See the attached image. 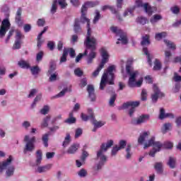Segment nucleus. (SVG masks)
<instances>
[{
    "label": "nucleus",
    "instance_id": "obj_1",
    "mask_svg": "<svg viewBox=\"0 0 181 181\" xmlns=\"http://www.w3.org/2000/svg\"><path fill=\"white\" fill-rule=\"evenodd\" d=\"M80 23H87V33L86 38L84 40V44L87 47H95L97 45V38L91 35V27L90 25V19L87 18V11L83 8H81V17H80Z\"/></svg>",
    "mask_w": 181,
    "mask_h": 181
},
{
    "label": "nucleus",
    "instance_id": "obj_2",
    "mask_svg": "<svg viewBox=\"0 0 181 181\" xmlns=\"http://www.w3.org/2000/svg\"><path fill=\"white\" fill-rule=\"evenodd\" d=\"M115 70V65H112L107 67V69L105 73H104L102 76L100 83V90H104L105 86H107V83L110 86L114 85V71Z\"/></svg>",
    "mask_w": 181,
    "mask_h": 181
},
{
    "label": "nucleus",
    "instance_id": "obj_3",
    "mask_svg": "<svg viewBox=\"0 0 181 181\" xmlns=\"http://www.w3.org/2000/svg\"><path fill=\"white\" fill-rule=\"evenodd\" d=\"M86 49L84 53H80L76 58V63H78V62H80V60H81V59H83V57H84V56H87L88 55V58H87V63L88 64H91V63H93V60H94V59H95V57L97 56V53L95 52V50H97V45H98L97 40H96V44L95 45V47H87L86 45H85L83 43ZM88 50L90 51V52L88 54Z\"/></svg>",
    "mask_w": 181,
    "mask_h": 181
},
{
    "label": "nucleus",
    "instance_id": "obj_4",
    "mask_svg": "<svg viewBox=\"0 0 181 181\" xmlns=\"http://www.w3.org/2000/svg\"><path fill=\"white\" fill-rule=\"evenodd\" d=\"M162 146L163 145L160 141H156V137L152 136L147 142L144 143V149H147V148L153 146V148L150 151L148 155L149 156H151V158H155L156 153L160 152Z\"/></svg>",
    "mask_w": 181,
    "mask_h": 181
},
{
    "label": "nucleus",
    "instance_id": "obj_5",
    "mask_svg": "<svg viewBox=\"0 0 181 181\" xmlns=\"http://www.w3.org/2000/svg\"><path fill=\"white\" fill-rule=\"evenodd\" d=\"M88 115L84 113L81 114V118L82 121H84L85 122H87V121H90L91 124H93L94 127H96V128H101V127H104V125H105V122H98L97 121V119H95V116L94 115V112H93V109H88Z\"/></svg>",
    "mask_w": 181,
    "mask_h": 181
},
{
    "label": "nucleus",
    "instance_id": "obj_6",
    "mask_svg": "<svg viewBox=\"0 0 181 181\" xmlns=\"http://www.w3.org/2000/svg\"><path fill=\"white\" fill-rule=\"evenodd\" d=\"M12 160H13V157L10 156L6 160L0 163V173H2L6 169V177H11L15 173V166L10 165L12 163Z\"/></svg>",
    "mask_w": 181,
    "mask_h": 181
},
{
    "label": "nucleus",
    "instance_id": "obj_7",
    "mask_svg": "<svg viewBox=\"0 0 181 181\" xmlns=\"http://www.w3.org/2000/svg\"><path fill=\"white\" fill-rule=\"evenodd\" d=\"M100 56L102 57L101 62L97 69L93 73V77H97L98 74H100V71L104 69V66L106 63H108V60L110 59V54H108V51L105 47H102L100 49Z\"/></svg>",
    "mask_w": 181,
    "mask_h": 181
},
{
    "label": "nucleus",
    "instance_id": "obj_8",
    "mask_svg": "<svg viewBox=\"0 0 181 181\" xmlns=\"http://www.w3.org/2000/svg\"><path fill=\"white\" fill-rule=\"evenodd\" d=\"M126 72L129 76L128 85L130 88L135 87V81L136 80V76L139 74V72L138 71H134V68H132V66L131 64H127L126 65Z\"/></svg>",
    "mask_w": 181,
    "mask_h": 181
},
{
    "label": "nucleus",
    "instance_id": "obj_9",
    "mask_svg": "<svg viewBox=\"0 0 181 181\" xmlns=\"http://www.w3.org/2000/svg\"><path fill=\"white\" fill-rule=\"evenodd\" d=\"M141 102L139 101H129L123 103V105L118 107V110L121 111V110H128L131 107L129 110V117H132L134 115V112H135V108L136 107H139Z\"/></svg>",
    "mask_w": 181,
    "mask_h": 181
},
{
    "label": "nucleus",
    "instance_id": "obj_10",
    "mask_svg": "<svg viewBox=\"0 0 181 181\" xmlns=\"http://www.w3.org/2000/svg\"><path fill=\"white\" fill-rule=\"evenodd\" d=\"M24 142H26L24 147L23 152H33L35 151V144L36 143V137L33 136L31 139L29 138V135H25L24 137Z\"/></svg>",
    "mask_w": 181,
    "mask_h": 181
},
{
    "label": "nucleus",
    "instance_id": "obj_11",
    "mask_svg": "<svg viewBox=\"0 0 181 181\" xmlns=\"http://www.w3.org/2000/svg\"><path fill=\"white\" fill-rule=\"evenodd\" d=\"M11 29V21H9V14H6V18L1 21L0 25V37H5L6 32Z\"/></svg>",
    "mask_w": 181,
    "mask_h": 181
},
{
    "label": "nucleus",
    "instance_id": "obj_12",
    "mask_svg": "<svg viewBox=\"0 0 181 181\" xmlns=\"http://www.w3.org/2000/svg\"><path fill=\"white\" fill-rule=\"evenodd\" d=\"M163 97H165V93L160 91V89H159V87H158L156 84H153V93L151 95L152 103H153V104H156V103H158V100H159V98H163Z\"/></svg>",
    "mask_w": 181,
    "mask_h": 181
},
{
    "label": "nucleus",
    "instance_id": "obj_13",
    "mask_svg": "<svg viewBox=\"0 0 181 181\" xmlns=\"http://www.w3.org/2000/svg\"><path fill=\"white\" fill-rule=\"evenodd\" d=\"M96 159L98 160V163L95 166V170L98 172V170H101L104 165L107 163V156L104 155V153H97Z\"/></svg>",
    "mask_w": 181,
    "mask_h": 181
},
{
    "label": "nucleus",
    "instance_id": "obj_14",
    "mask_svg": "<svg viewBox=\"0 0 181 181\" xmlns=\"http://www.w3.org/2000/svg\"><path fill=\"white\" fill-rule=\"evenodd\" d=\"M16 40L13 45V50H19L23 45V39H25V35L22 34L20 31H17L16 34Z\"/></svg>",
    "mask_w": 181,
    "mask_h": 181
},
{
    "label": "nucleus",
    "instance_id": "obj_15",
    "mask_svg": "<svg viewBox=\"0 0 181 181\" xmlns=\"http://www.w3.org/2000/svg\"><path fill=\"white\" fill-rule=\"evenodd\" d=\"M136 5L138 8H144V11L148 15V16H152L153 13V8H152L148 3L144 4L142 0H136Z\"/></svg>",
    "mask_w": 181,
    "mask_h": 181
},
{
    "label": "nucleus",
    "instance_id": "obj_16",
    "mask_svg": "<svg viewBox=\"0 0 181 181\" xmlns=\"http://www.w3.org/2000/svg\"><path fill=\"white\" fill-rule=\"evenodd\" d=\"M151 119V115L144 114L140 115L136 119H133L131 122L132 125H141V124H145V122H148Z\"/></svg>",
    "mask_w": 181,
    "mask_h": 181
},
{
    "label": "nucleus",
    "instance_id": "obj_17",
    "mask_svg": "<svg viewBox=\"0 0 181 181\" xmlns=\"http://www.w3.org/2000/svg\"><path fill=\"white\" fill-rule=\"evenodd\" d=\"M87 91L88 93V97L90 98V101L94 103L95 100H97V97L95 96V90L94 89V86L93 85H88Z\"/></svg>",
    "mask_w": 181,
    "mask_h": 181
},
{
    "label": "nucleus",
    "instance_id": "obj_18",
    "mask_svg": "<svg viewBox=\"0 0 181 181\" xmlns=\"http://www.w3.org/2000/svg\"><path fill=\"white\" fill-rule=\"evenodd\" d=\"M15 22L18 24V26H22L23 21H22V8L19 7L16 11Z\"/></svg>",
    "mask_w": 181,
    "mask_h": 181
},
{
    "label": "nucleus",
    "instance_id": "obj_19",
    "mask_svg": "<svg viewBox=\"0 0 181 181\" xmlns=\"http://www.w3.org/2000/svg\"><path fill=\"white\" fill-rule=\"evenodd\" d=\"M74 32L76 35H81V33H83V29L81 28V25H80V20L78 18H76L74 21Z\"/></svg>",
    "mask_w": 181,
    "mask_h": 181
},
{
    "label": "nucleus",
    "instance_id": "obj_20",
    "mask_svg": "<svg viewBox=\"0 0 181 181\" xmlns=\"http://www.w3.org/2000/svg\"><path fill=\"white\" fill-rule=\"evenodd\" d=\"M97 5H100V1H86L82 6L81 9H84L87 12L88 8H94V6H97Z\"/></svg>",
    "mask_w": 181,
    "mask_h": 181
},
{
    "label": "nucleus",
    "instance_id": "obj_21",
    "mask_svg": "<svg viewBox=\"0 0 181 181\" xmlns=\"http://www.w3.org/2000/svg\"><path fill=\"white\" fill-rule=\"evenodd\" d=\"M119 38L117 39V42H116L117 45H119V43H122V45L128 44V37H127V33H124L123 31L119 33Z\"/></svg>",
    "mask_w": 181,
    "mask_h": 181
},
{
    "label": "nucleus",
    "instance_id": "obj_22",
    "mask_svg": "<svg viewBox=\"0 0 181 181\" xmlns=\"http://www.w3.org/2000/svg\"><path fill=\"white\" fill-rule=\"evenodd\" d=\"M148 136H149V132H144L140 134L137 140L138 144L139 145H144V144H145V141L148 139Z\"/></svg>",
    "mask_w": 181,
    "mask_h": 181
},
{
    "label": "nucleus",
    "instance_id": "obj_23",
    "mask_svg": "<svg viewBox=\"0 0 181 181\" xmlns=\"http://www.w3.org/2000/svg\"><path fill=\"white\" fill-rule=\"evenodd\" d=\"M52 169V164H47L42 166H38L36 169V172L37 173H46V172H49Z\"/></svg>",
    "mask_w": 181,
    "mask_h": 181
},
{
    "label": "nucleus",
    "instance_id": "obj_24",
    "mask_svg": "<svg viewBox=\"0 0 181 181\" xmlns=\"http://www.w3.org/2000/svg\"><path fill=\"white\" fill-rule=\"evenodd\" d=\"M177 165V163L176 158L173 156H170L167 162V165L169 166L170 169H175Z\"/></svg>",
    "mask_w": 181,
    "mask_h": 181
},
{
    "label": "nucleus",
    "instance_id": "obj_25",
    "mask_svg": "<svg viewBox=\"0 0 181 181\" xmlns=\"http://www.w3.org/2000/svg\"><path fill=\"white\" fill-rule=\"evenodd\" d=\"M78 148H80V144H74L68 148L66 153L69 155H73L77 152Z\"/></svg>",
    "mask_w": 181,
    "mask_h": 181
},
{
    "label": "nucleus",
    "instance_id": "obj_26",
    "mask_svg": "<svg viewBox=\"0 0 181 181\" xmlns=\"http://www.w3.org/2000/svg\"><path fill=\"white\" fill-rule=\"evenodd\" d=\"M74 113L73 112H69V117L64 120L65 124H68L69 125H72V124H76L77 122V119L74 117Z\"/></svg>",
    "mask_w": 181,
    "mask_h": 181
},
{
    "label": "nucleus",
    "instance_id": "obj_27",
    "mask_svg": "<svg viewBox=\"0 0 181 181\" xmlns=\"http://www.w3.org/2000/svg\"><path fill=\"white\" fill-rule=\"evenodd\" d=\"M154 169L158 175H162L163 173V163L156 162L154 164Z\"/></svg>",
    "mask_w": 181,
    "mask_h": 181
},
{
    "label": "nucleus",
    "instance_id": "obj_28",
    "mask_svg": "<svg viewBox=\"0 0 181 181\" xmlns=\"http://www.w3.org/2000/svg\"><path fill=\"white\" fill-rule=\"evenodd\" d=\"M162 19H163V17L160 14H155L150 19V22L152 25H155L156 23H158L159 21H162Z\"/></svg>",
    "mask_w": 181,
    "mask_h": 181
},
{
    "label": "nucleus",
    "instance_id": "obj_29",
    "mask_svg": "<svg viewBox=\"0 0 181 181\" xmlns=\"http://www.w3.org/2000/svg\"><path fill=\"white\" fill-rule=\"evenodd\" d=\"M143 52L147 57V62L149 64V66H152V57L151 56V54L149 53V51L148 50V47H144L143 48Z\"/></svg>",
    "mask_w": 181,
    "mask_h": 181
},
{
    "label": "nucleus",
    "instance_id": "obj_30",
    "mask_svg": "<svg viewBox=\"0 0 181 181\" xmlns=\"http://www.w3.org/2000/svg\"><path fill=\"white\" fill-rule=\"evenodd\" d=\"M87 150V145H84L83 148H82V154L81 156V160L82 162H85L86 159H87V158H88V152L86 151Z\"/></svg>",
    "mask_w": 181,
    "mask_h": 181
},
{
    "label": "nucleus",
    "instance_id": "obj_31",
    "mask_svg": "<svg viewBox=\"0 0 181 181\" xmlns=\"http://www.w3.org/2000/svg\"><path fill=\"white\" fill-rule=\"evenodd\" d=\"M18 67H21V69H28L30 68V64H29V63H28V62H26L23 59L18 61Z\"/></svg>",
    "mask_w": 181,
    "mask_h": 181
},
{
    "label": "nucleus",
    "instance_id": "obj_32",
    "mask_svg": "<svg viewBox=\"0 0 181 181\" xmlns=\"http://www.w3.org/2000/svg\"><path fill=\"white\" fill-rule=\"evenodd\" d=\"M70 142H71V136H70L69 133H66V136L64 138V141L62 143V146L64 148H67L68 145H70Z\"/></svg>",
    "mask_w": 181,
    "mask_h": 181
},
{
    "label": "nucleus",
    "instance_id": "obj_33",
    "mask_svg": "<svg viewBox=\"0 0 181 181\" xmlns=\"http://www.w3.org/2000/svg\"><path fill=\"white\" fill-rule=\"evenodd\" d=\"M49 136H50V133H46L45 134L42 135V141L45 148H47V146H49Z\"/></svg>",
    "mask_w": 181,
    "mask_h": 181
},
{
    "label": "nucleus",
    "instance_id": "obj_34",
    "mask_svg": "<svg viewBox=\"0 0 181 181\" xmlns=\"http://www.w3.org/2000/svg\"><path fill=\"white\" fill-rule=\"evenodd\" d=\"M141 45V46H149L151 45V41L149 40V36L148 35H146L142 37Z\"/></svg>",
    "mask_w": 181,
    "mask_h": 181
},
{
    "label": "nucleus",
    "instance_id": "obj_35",
    "mask_svg": "<svg viewBox=\"0 0 181 181\" xmlns=\"http://www.w3.org/2000/svg\"><path fill=\"white\" fill-rule=\"evenodd\" d=\"M56 70V62L52 60L49 62V69L48 70L47 74H53Z\"/></svg>",
    "mask_w": 181,
    "mask_h": 181
},
{
    "label": "nucleus",
    "instance_id": "obj_36",
    "mask_svg": "<svg viewBox=\"0 0 181 181\" xmlns=\"http://www.w3.org/2000/svg\"><path fill=\"white\" fill-rule=\"evenodd\" d=\"M162 69V64L160 63V61L159 59H156L154 62V66L153 69L154 71H159Z\"/></svg>",
    "mask_w": 181,
    "mask_h": 181
},
{
    "label": "nucleus",
    "instance_id": "obj_37",
    "mask_svg": "<svg viewBox=\"0 0 181 181\" xmlns=\"http://www.w3.org/2000/svg\"><path fill=\"white\" fill-rule=\"evenodd\" d=\"M170 128H172V124L171 123H165L163 125V127L161 128V132H163V134H166V132H168V131L170 130Z\"/></svg>",
    "mask_w": 181,
    "mask_h": 181
},
{
    "label": "nucleus",
    "instance_id": "obj_38",
    "mask_svg": "<svg viewBox=\"0 0 181 181\" xmlns=\"http://www.w3.org/2000/svg\"><path fill=\"white\" fill-rule=\"evenodd\" d=\"M164 42L165 43L168 49H171V50H176V45L170 40H164Z\"/></svg>",
    "mask_w": 181,
    "mask_h": 181
},
{
    "label": "nucleus",
    "instance_id": "obj_39",
    "mask_svg": "<svg viewBox=\"0 0 181 181\" xmlns=\"http://www.w3.org/2000/svg\"><path fill=\"white\" fill-rule=\"evenodd\" d=\"M95 15L93 20V23L94 25H95V23H97L100 21V19H101V13H100V11L98 10H95Z\"/></svg>",
    "mask_w": 181,
    "mask_h": 181
},
{
    "label": "nucleus",
    "instance_id": "obj_40",
    "mask_svg": "<svg viewBox=\"0 0 181 181\" xmlns=\"http://www.w3.org/2000/svg\"><path fill=\"white\" fill-rule=\"evenodd\" d=\"M36 153V165L37 166H38V165H40V163H42V151L38 150L37 151Z\"/></svg>",
    "mask_w": 181,
    "mask_h": 181
},
{
    "label": "nucleus",
    "instance_id": "obj_41",
    "mask_svg": "<svg viewBox=\"0 0 181 181\" xmlns=\"http://www.w3.org/2000/svg\"><path fill=\"white\" fill-rule=\"evenodd\" d=\"M132 146L131 144H128L126 148V159H131V156H132V152H131V148Z\"/></svg>",
    "mask_w": 181,
    "mask_h": 181
},
{
    "label": "nucleus",
    "instance_id": "obj_42",
    "mask_svg": "<svg viewBox=\"0 0 181 181\" xmlns=\"http://www.w3.org/2000/svg\"><path fill=\"white\" fill-rule=\"evenodd\" d=\"M30 70L33 76H36L38 73H40V68L38 66H30Z\"/></svg>",
    "mask_w": 181,
    "mask_h": 181
},
{
    "label": "nucleus",
    "instance_id": "obj_43",
    "mask_svg": "<svg viewBox=\"0 0 181 181\" xmlns=\"http://www.w3.org/2000/svg\"><path fill=\"white\" fill-rule=\"evenodd\" d=\"M57 0H54L53 3H52V6L50 10V12L52 15H54V13L56 12H57Z\"/></svg>",
    "mask_w": 181,
    "mask_h": 181
},
{
    "label": "nucleus",
    "instance_id": "obj_44",
    "mask_svg": "<svg viewBox=\"0 0 181 181\" xmlns=\"http://www.w3.org/2000/svg\"><path fill=\"white\" fill-rule=\"evenodd\" d=\"M50 115L47 116L43 119L42 123V127H44V128H47V127H49V121H50Z\"/></svg>",
    "mask_w": 181,
    "mask_h": 181
},
{
    "label": "nucleus",
    "instance_id": "obj_45",
    "mask_svg": "<svg viewBox=\"0 0 181 181\" xmlns=\"http://www.w3.org/2000/svg\"><path fill=\"white\" fill-rule=\"evenodd\" d=\"M108 148H109L107 147V144H105V143H103L101 144L100 148L98 151V153H103L104 154L105 152H107V151H108Z\"/></svg>",
    "mask_w": 181,
    "mask_h": 181
},
{
    "label": "nucleus",
    "instance_id": "obj_46",
    "mask_svg": "<svg viewBox=\"0 0 181 181\" xmlns=\"http://www.w3.org/2000/svg\"><path fill=\"white\" fill-rule=\"evenodd\" d=\"M170 57H172V52H170V51H165L164 63H169V62H170Z\"/></svg>",
    "mask_w": 181,
    "mask_h": 181
},
{
    "label": "nucleus",
    "instance_id": "obj_47",
    "mask_svg": "<svg viewBox=\"0 0 181 181\" xmlns=\"http://www.w3.org/2000/svg\"><path fill=\"white\" fill-rule=\"evenodd\" d=\"M50 110V107L49 105H45L44 107L40 110V114L42 115H46L47 114H49V111Z\"/></svg>",
    "mask_w": 181,
    "mask_h": 181
},
{
    "label": "nucleus",
    "instance_id": "obj_48",
    "mask_svg": "<svg viewBox=\"0 0 181 181\" xmlns=\"http://www.w3.org/2000/svg\"><path fill=\"white\" fill-rule=\"evenodd\" d=\"M115 100H117V93H115V92H113V94L110 97V101H109V105H110V107H114Z\"/></svg>",
    "mask_w": 181,
    "mask_h": 181
},
{
    "label": "nucleus",
    "instance_id": "obj_49",
    "mask_svg": "<svg viewBox=\"0 0 181 181\" xmlns=\"http://www.w3.org/2000/svg\"><path fill=\"white\" fill-rule=\"evenodd\" d=\"M162 145V148H165V149H172L173 148V143L170 141H165Z\"/></svg>",
    "mask_w": 181,
    "mask_h": 181
},
{
    "label": "nucleus",
    "instance_id": "obj_50",
    "mask_svg": "<svg viewBox=\"0 0 181 181\" xmlns=\"http://www.w3.org/2000/svg\"><path fill=\"white\" fill-rule=\"evenodd\" d=\"M69 91L68 88H64L61 92H59L57 95L54 96L55 98H59L60 97H64L66 93Z\"/></svg>",
    "mask_w": 181,
    "mask_h": 181
},
{
    "label": "nucleus",
    "instance_id": "obj_51",
    "mask_svg": "<svg viewBox=\"0 0 181 181\" xmlns=\"http://www.w3.org/2000/svg\"><path fill=\"white\" fill-rule=\"evenodd\" d=\"M136 22L140 25H146V18L141 16L136 18Z\"/></svg>",
    "mask_w": 181,
    "mask_h": 181
},
{
    "label": "nucleus",
    "instance_id": "obj_52",
    "mask_svg": "<svg viewBox=\"0 0 181 181\" xmlns=\"http://www.w3.org/2000/svg\"><path fill=\"white\" fill-rule=\"evenodd\" d=\"M141 97V101H146L148 97V92L146 91V89H142Z\"/></svg>",
    "mask_w": 181,
    "mask_h": 181
},
{
    "label": "nucleus",
    "instance_id": "obj_53",
    "mask_svg": "<svg viewBox=\"0 0 181 181\" xmlns=\"http://www.w3.org/2000/svg\"><path fill=\"white\" fill-rule=\"evenodd\" d=\"M170 11L174 15H178L180 13V8L177 6L171 7Z\"/></svg>",
    "mask_w": 181,
    "mask_h": 181
},
{
    "label": "nucleus",
    "instance_id": "obj_54",
    "mask_svg": "<svg viewBox=\"0 0 181 181\" xmlns=\"http://www.w3.org/2000/svg\"><path fill=\"white\" fill-rule=\"evenodd\" d=\"M127 146V141L125 140H120L119 141V149L121 151L122 149H125V147Z\"/></svg>",
    "mask_w": 181,
    "mask_h": 181
},
{
    "label": "nucleus",
    "instance_id": "obj_55",
    "mask_svg": "<svg viewBox=\"0 0 181 181\" xmlns=\"http://www.w3.org/2000/svg\"><path fill=\"white\" fill-rule=\"evenodd\" d=\"M163 37H166V33L162 32L156 34L155 38L157 40H160Z\"/></svg>",
    "mask_w": 181,
    "mask_h": 181
},
{
    "label": "nucleus",
    "instance_id": "obj_56",
    "mask_svg": "<svg viewBox=\"0 0 181 181\" xmlns=\"http://www.w3.org/2000/svg\"><path fill=\"white\" fill-rule=\"evenodd\" d=\"M83 135V129L78 128L75 130V139L80 138V136Z\"/></svg>",
    "mask_w": 181,
    "mask_h": 181
},
{
    "label": "nucleus",
    "instance_id": "obj_57",
    "mask_svg": "<svg viewBox=\"0 0 181 181\" xmlns=\"http://www.w3.org/2000/svg\"><path fill=\"white\" fill-rule=\"evenodd\" d=\"M110 30L113 33H115V35H117V36L119 35L120 33H122L123 32L122 30H118V28L117 27H111Z\"/></svg>",
    "mask_w": 181,
    "mask_h": 181
},
{
    "label": "nucleus",
    "instance_id": "obj_58",
    "mask_svg": "<svg viewBox=\"0 0 181 181\" xmlns=\"http://www.w3.org/2000/svg\"><path fill=\"white\" fill-rule=\"evenodd\" d=\"M180 83L177 82L175 85V87L172 89L173 93H179L180 90Z\"/></svg>",
    "mask_w": 181,
    "mask_h": 181
},
{
    "label": "nucleus",
    "instance_id": "obj_59",
    "mask_svg": "<svg viewBox=\"0 0 181 181\" xmlns=\"http://www.w3.org/2000/svg\"><path fill=\"white\" fill-rule=\"evenodd\" d=\"M159 118L160 119H165V118H166V113L165 112V109H163V107L160 109Z\"/></svg>",
    "mask_w": 181,
    "mask_h": 181
},
{
    "label": "nucleus",
    "instance_id": "obj_60",
    "mask_svg": "<svg viewBox=\"0 0 181 181\" xmlns=\"http://www.w3.org/2000/svg\"><path fill=\"white\" fill-rule=\"evenodd\" d=\"M121 151L119 149V148L118 147V146H115L112 148V151H111V155L112 156H115V155H117V153H118V151Z\"/></svg>",
    "mask_w": 181,
    "mask_h": 181
},
{
    "label": "nucleus",
    "instance_id": "obj_61",
    "mask_svg": "<svg viewBox=\"0 0 181 181\" xmlns=\"http://www.w3.org/2000/svg\"><path fill=\"white\" fill-rule=\"evenodd\" d=\"M45 23H46V20H45V18H39L37 21V25L39 27L45 26Z\"/></svg>",
    "mask_w": 181,
    "mask_h": 181
},
{
    "label": "nucleus",
    "instance_id": "obj_62",
    "mask_svg": "<svg viewBox=\"0 0 181 181\" xmlns=\"http://www.w3.org/2000/svg\"><path fill=\"white\" fill-rule=\"evenodd\" d=\"M78 175L80 177H86V176H87V170L82 168L81 170L78 171Z\"/></svg>",
    "mask_w": 181,
    "mask_h": 181
},
{
    "label": "nucleus",
    "instance_id": "obj_63",
    "mask_svg": "<svg viewBox=\"0 0 181 181\" xmlns=\"http://www.w3.org/2000/svg\"><path fill=\"white\" fill-rule=\"evenodd\" d=\"M30 122L29 121H24L22 123V127L24 128V129H29L30 128Z\"/></svg>",
    "mask_w": 181,
    "mask_h": 181
},
{
    "label": "nucleus",
    "instance_id": "obj_64",
    "mask_svg": "<svg viewBox=\"0 0 181 181\" xmlns=\"http://www.w3.org/2000/svg\"><path fill=\"white\" fill-rule=\"evenodd\" d=\"M42 59H43V51H40V52H38V53L37 54V56H36V61H37V62H42Z\"/></svg>",
    "mask_w": 181,
    "mask_h": 181
}]
</instances>
